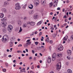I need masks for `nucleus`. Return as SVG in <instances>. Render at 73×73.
I'll return each instance as SVG.
<instances>
[{"label":"nucleus","mask_w":73,"mask_h":73,"mask_svg":"<svg viewBox=\"0 0 73 73\" xmlns=\"http://www.w3.org/2000/svg\"><path fill=\"white\" fill-rule=\"evenodd\" d=\"M5 65H6L7 66V67H8V64L7 63H5Z\"/></svg>","instance_id":"nucleus-50"},{"label":"nucleus","mask_w":73,"mask_h":73,"mask_svg":"<svg viewBox=\"0 0 73 73\" xmlns=\"http://www.w3.org/2000/svg\"><path fill=\"white\" fill-rule=\"evenodd\" d=\"M67 58H68V60H70V57H69L68 56L67 57Z\"/></svg>","instance_id":"nucleus-53"},{"label":"nucleus","mask_w":73,"mask_h":73,"mask_svg":"<svg viewBox=\"0 0 73 73\" xmlns=\"http://www.w3.org/2000/svg\"><path fill=\"white\" fill-rule=\"evenodd\" d=\"M64 49V47L62 46V44H60L58 46L57 48V52H60V51H62Z\"/></svg>","instance_id":"nucleus-2"},{"label":"nucleus","mask_w":73,"mask_h":73,"mask_svg":"<svg viewBox=\"0 0 73 73\" xmlns=\"http://www.w3.org/2000/svg\"><path fill=\"white\" fill-rule=\"evenodd\" d=\"M3 70L4 72H6V69H3Z\"/></svg>","instance_id":"nucleus-41"},{"label":"nucleus","mask_w":73,"mask_h":73,"mask_svg":"<svg viewBox=\"0 0 73 73\" xmlns=\"http://www.w3.org/2000/svg\"><path fill=\"white\" fill-rule=\"evenodd\" d=\"M2 31L3 32H4L5 33H6V32H7V29L6 28H4L2 29Z\"/></svg>","instance_id":"nucleus-13"},{"label":"nucleus","mask_w":73,"mask_h":73,"mask_svg":"<svg viewBox=\"0 0 73 73\" xmlns=\"http://www.w3.org/2000/svg\"><path fill=\"white\" fill-rule=\"evenodd\" d=\"M38 17V16L37 15H35L34 16V18L35 19H37Z\"/></svg>","instance_id":"nucleus-20"},{"label":"nucleus","mask_w":73,"mask_h":73,"mask_svg":"<svg viewBox=\"0 0 73 73\" xmlns=\"http://www.w3.org/2000/svg\"><path fill=\"white\" fill-rule=\"evenodd\" d=\"M67 53L69 56L71 55L72 54V51L70 50H68L67 51Z\"/></svg>","instance_id":"nucleus-9"},{"label":"nucleus","mask_w":73,"mask_h":73,"mask_svg":"<svg viewBox=\"0 0 73 73\" xmlns=\"http://www.w3.org/2000/svg\"><path fill=\"white\" fill-rule=\"evenodd\" d=\"M50 29H52V30H54V28H53L52 27L50 28Z\"/></svg>","instance_id":"nucleus-58"},{"label":"nucleus","mask_w":73,"mask_h":73,"mask_svg":"<svg viewBox=\"0 0 73 73\" xmlns=\"http://www.w3.org/2000/svg\"><path fill=\"white\" fill-rule=\"evenodd\" d=\"M28 44L26 43V44H24V47H25V48H26V47H28Z\"/></svg>","instance_id":"nucleus-26"},{"label":"nucleus","mask_w":73,"mask_h":73,"mask_svg":"<svg viewBox=\"0 0 73 73\" xmlns=\"http://www.w3.org/2000/svg\"><path fill=\"white\" fill-rule=\"evenodd\" d=\"M72 19V17H70L68 19L69 20H71Z\"/></svg>","instance_id":"nucleus-54"},{"label":"nucleus","mask_w":73,"mask_h":73,"mask_svg":"<svg viewBox=\"0 0 73 73\" xmlns=\"http://www.w3.org/2000/svg\"><path fill=\"white\" fill-rule=\"evenodd\" d=\"M35 45H37L38 44V42H35Z\"/></svg>","instance_id":"nucleus-45"},{"label":"nucleus","mask_w":73,"mask_h":73,"mask_svg":"<svg viewBox=\"0 0 73 73\" xmlns=\"http://www.w3.org/2000/svg\"><path fill=\"white\" fill-rule=\"evenodd\" d=\"M42 20H41L40 21H39L37 23V25H40V24H41L42 23Z\"/></svg>","instance_id":"nucleus-16"},{"label":"nucleus","mask_w":73,"mask_h":73,"mask_svg":"<svg viewBox=\"0 0 73 73\" xmlns=\"http://www.w3.org/2000/svg\"><path fill=\"white\" fill-rule=\"evenodd\" d=\"M49 42L50 44H52L53 43V41L52 40H50L49 41Z\"/></svg>","instance_id":"nucleus-42"},{"label":"nucleus","mask_w":73,"mask_h":73,"mask_svg":"<svg viewBox=\"0 0 73 73\" xmlns=\"http://www.w3.org/2000/svg\"><path fill=\"white\" fill-rule=\"evenodd\" d=\"M20 8H21V7L20 6V4L19 3H17L15 5V9L16 10H19V9H20Z\"/></svg>","instance_id":"nucleus-4"},{"label":"nucleus","mask_w":73,"mask_h":73,"mask_svg":"<svg viewBox=\"0 0 73 73\" xmlns=\"http://www.w3.org/2000/svg\"><path fill=\"white\" fill-rule=\"evenodd\" d=\"M34 61H36V57H35L34 58Z\"/></svg>","instance_id":"nucleus-49"},{"label":"nucleus","mask_w":73,"mask_h":73,"mask_svg":"<svg viewBox=\"0 0 73 73\" xmlns=\"http://www.w3.org/2000/svg\"><path fill=\"white\" fill-rule=\"evenodd\" d=\"M30 42V40L29 39V40H27L26 41V42Z\"/></svg>","instance_id":"nucleus-43"},{"label":"nucleus","mask_w":73,"mask_h":73,"mask_svg":"<svg viewBox=\"0 0 73 73\" xmlns=\"http://www.w3.org/2000/svg\"><path fill=\"white\" fill-rule=\"evenodd\" d=\"M45 41H47V42H49V37L47 38L46 40L45 39Z\"/></svg>","instance_id":"nucleus-24"},{"label":"nucleus","mask_w":73,"mask_h":73,"mask_svg":"<svg viewBox=\"0 0 73 73\" xmlns=\"http://www.w3.org/2000/svg\"><path fill=\"white\" fill-rule=\"evenodd\" d=\"M34 13V11H30L29 12V15H32Z\"/></svg>","instance_id":"nucleus-12"},{"label":"nucleus","mask_w":73,"mask_h":73,"mask_svg":"<svg viewBox=\"0 0 73 73\" xmlns=\"http://www.w3.org/2000/svg\"><path fill=\"white\" fill-rule=\"evenodd\" d=\"M37 34V31H35V35H36V34Z\"/></svg>","instance_id":"nucleus-60"},{"label":"nucleus","mask_w":73,"mask_h":73,"mask_svg":"<svg viewBox=\"0 0 73 73\" xmlns=\"http://www.w3.org/2000/svg\"><path fill=\"white\" fill-rule=\"evenodd\" d=\"M3 27H5L6 26V24H7V23H4V22H3Z\"/></svg>","instance_id":"nucleus-27"},{"label":"nucleus","mask_w":73,"mask_h":73,"mask_svg":"<svg viewBox=\"0 0 73 73\" xmlns=\"http://www.w3.org/2000/svg\"><path fill=\"white\" fill-rule=\"evenodd\" d=\"M35 24V22H31L30 23V25L31 26H33Z\"/></svg>","instance_id":"nucleus-14"},{"label":"nucleus","mask_w":73,"mask_h":73,"mask_svg":"<svg viewBox=\"0 0 73 73\" xmlns=\"http://www.w3.org/2000/svg\"><path fill=\"white\" fill-rule=\"evenodd\" d=\"M56 34H53V37H55L56 36Z\"/></svg>","instance_id":"nucleus-34"},{"label":"nucleus","mask_w":73,"mask_h":73,"mask_svg":"<svg viewBox=\"0 0 73 73\" xmlns=\"http://www.w3.org/2000/svg\"><path fill=\"white\" fill-rule=\"evenodd\" d=\"M66 17V15H65V16H64L63 17V18H65Z\"/></svg>","instance_id":"nucleus-63"},{"label":"nucleus","mask_w":73,"mask_h":73,"mask_svg":"<svg viewBox=\"0 0 73 73\" xmlns=\"http://www.w3.org/2000/svg\"><path fill=\"white\" fill-rule=\"evenodd\" d=\"M25 70V68H23L21 70H20L21 72H24Z\"/></svg>","instance_id":"nucleus-30"},{"label":"nucleus","mask_w":73,"mask_h":73,"mask_svg":"<svg viewBox=\"0 0 73 73\" xmlns=\"http://www.w3.org/2000/svg\"><path fill=\"white\" fill-rule=\"evenodd\" d=\"M20 46H22V44H19L18 46V47H19Z\"/></svg>","instance_id":"nucleus-46"},{"label":"nucleus","mask_w":73,"mask_h":73,"mask_svg":"<svg viewBox=\"0 0 73 73\" xmlns=\"http://www.w3.org/2000/svg\"><path fill=\"white\" fill-rule=\"evenodd\" d=\"M30 73H33V71H30Z\"/></svg>","instance_id":"nucleus-62"},{"label":"nucleus","mask_w":73,"mask_h":73,"mask_svg":"<svg viewBox=\"0 0 73 73\" xmlns=\"http://www.w3.org/2000/svg\"><path fill=\"white\" fill-rule=\"evenodd\" d=\"M25 50L27 52H28V49H26Z\"/></svg>","instance_id":"nucleus-56"},{"label":"nucleus","mask_w":73,"mask_h":73,"mask_svg":"<svg viewBox=\"0 0 73 73\" xmlns=\"http://www.w3.org/2000/svg\"><path fill=\"white\" fill-rule=\"evenodd\" d=\"M33 36V35H34V32H33L32 33V34H30V36Z\"/></svg>","instance_id":"nucleus-40"},{"label":"nucleus","mask_w":73,"mask_h":73,"mask_svg":"<svg viewBox=\"0 0 73 73\" xmlns=\"http://www.w3.org/2000/svg\"><path fill=\"white\" fill-rule=\"evenodd\" d=\"M38 49V48H39V49H42V48H41V47H37Z\"/></svg>","instance_id":"nucleus-55"},{"label":"nucleus","mask_w":73,"mask_h":73,"mask_svg":"<svg viewBox=\"0 0 73 73\" xmlns=\"http://www.w3.org/2000/svg\"><path fill=\"white\" fill-rule=\"evenodd\" d=\"M50 73H54V72H53V71H52L50 72Z\"/></svg>","instance_id":"nucleus-64"},{"label":"nucleus","mask_w":73,"mask_h":73,"mask_svg":"<svg viewBox=\"0 0 73 73\" xmlns=\"http://www.w3.org/2000/svg\"><path fill=\"white\" fill-rule=\"evenodd\" d=\"M3 12L5 13H6L7 12V9L5 8L3 9Z\"/></svg>","instance_id":"nucleus-23"},{"label":"nucleus","mask_w":73,"mask_h":73,"mask_svg":"<svg viewBox=\"0 0 73 73\" xmlns=\"http://www.w3.org/2000/svg\"><path fill=\"white\" fill-rule=\"evenodd\" d=\"M61 68V63H58L56 65V69L57 71H58L60 70Z\"/></svg>","instance_id":"nucleus-3"},{"label":"nucleus","mask_w":73,"mask_h":73,"mask_svg":"<svg viewBox=\"0 0 73 73\" xmlns=\"http://www.w3.org/2000/svg\"><path fill=\"white\" fill-rule=\"evenodd\" d=\"M8 4V2L7 1H6L4 2V5H7Z\"/></svg>","instance_id":"nucleus-33"},{"label":"nucleus","mask_w":73,"mask_h":73,"mask_svg":"<svg viewBox=\"0 0 73 73\" xmlns=\"http://www.w3.org/2000/svg\"><path fill=\"white\" fill-rule=\"evenodd\" d=\"M6 17H5L3 19H2L1 20L2 21H5V20H6Z\"/></svg>","instance_id":"nucleus-32"},{"label":"nucleus","mask_w":73,"mask_h":73,"mask_svg":"<svg viewBox=\"0 0 73 73\" xmlns=\"http://www.w3.org/2000/svg\"><path fill=\"white\" fill-rule=\"evenodd\" d=\"M4 57H6L7 56V54H4Z\"/></svg>","instance_id":"nucleus-57"},{"label":"nucleus","mask_w":73,"mask_h":73,"mask_svg":"<svg viewBox=\"0 0 73 73\" xmlns=\"http://www.w3.org/2000/svg\"><path fill=\"white\" fill-rule=\"evenodd\" d=\"M26 7H27V4H25V5L23 7V9H25Z\"/></svg>","instance_id":"nucleus-35"},{"label":"nucleus","mask_w":73,"mask_h":73,"mask_svg":"<svg viewBox=\"0 0 73 73\" xmlns=\"http://www.w3.org/2000/svg\"><path fill=\"white\" fill-rule=\"evenodd\" d=\"M42 35V32H40L39 34V36H41V35Z\"/></svg>","instance_id":"nucleus-44"},{"label":"nucleus","mask_w":73,"mask_h":73,"mask_svg":"<svg viewBox=\"0 0 73 73\" xmlns=\"http://www.w3.org/2000/svg\"><path fill=\"white\" fill-rule=\"evenodd\" d=\"M21 51L20 50H18L17 51V53H20L21 52Z\"/></svg>","instance_id":"nucleus-47"},{"label":"nucleus","mask_w":73,"mask_h":73,"mask_svg":"<svg viewBox=\"0 0 73 73\" xmlns=\"http://www.w3.org/2000/svg\"><path fill=\"white\" fill-rule=\"evenodd\" d=\"M23 27H26V26L25 24H24L23 25Z\"/></svg>","instance_id":"nucleus-59"},{"label":"nucleus","mask_w":73,"mask_h":73,"mask_svg":"<svg viewBox=\"0 0 73 73\" xmlns=\"http://www.w3.org/2000/svg\"><path fill=\"white\" fill-rule=\"evenodd\" d=\"M47 60L48 63H50V62H51V58L50 57H49L47 58Z\"/></svg>","instance_id":"nucleus-8"},{"label":"nucleus","mask_w":73,"mask_h":73,"mask_svg":"<svg viewBox=\"0 0 73 73\" xmlns=\"http://www.w3.org/2000/svg\"><path fill=\"white\" fill-rule=\"evenodd\" d=\"M45 49L46 48L45 47H44L42 48V52H45Z\"/></svg>","instance_id":"nucleus-29"},{"label":"nucleus","mask_w":73,"mask_h":73,"mask_svg":"<svg viewBox=\"0 0 73 73\" xmlns=\"http://www.w3.org/2000/svg\"><path fill=\"white\" fill-rule=\"evenodd\" d=\"M18 24L19 25H21V21H18Z\"/></svg>","instance_id":"nucleus-25"},{"label":"nucleus","mask_w":73,"mask_h":73,"mask_svg":"<svg viewBox=\"0 0 73 73\" xmlns=\"http://www.w3.org/2000/svg\"><path fill=\"white\" fill-rule=\"evenodd\" d=\"M23 19L24 20H26L27 19V17H25Z\"/></svg>","instance_id":"nucleus-39"},{"label":"nucleus","mask_w":73,"mask_h":73,"mask_svg":"<svg viewBox=\"0 0 73 73\" xmlns=\"http://www.w3.org/2000/svg\"><path fill=\"white\" fill-rule=\"evenodd\" d=\"M9 44H10V47H12V46H13V43L12 42H11L9 43Z\"/></svg>","instance_id":"nucleus-22"},{"label":"nucleus","mask_w":73,"mask_h":73,"mask_svg":"<svg viewBox=\"0 0 73 73\" xmlns=\"http://www.w3.org/2000/svg\"><path fill=\"white\" fill-rule=\"evenodd\" d=\"M71 40H73V35H71Z\"/></svg>","instance_id":"nucleus-38"},{"label":"nucleus","mask_w":73,"mask_h":73,"mask_svg":"<svg viewBox=\"0 0 73 73\" xmlns=\"http://www.w3.org/2000/svg\"><path fill=\"white\" fill-rule=\"evenodd\" d=\"M26 43L28 45H31V43H32V42H27Z\"/></svg>","instance_id":"nucleus-28"},{"label":"nucleus","mask_w":73,"mask_h":73,"mask_svg":"<svg viewBox=\"0 0 73 73\" xmlns=\"http://www.w3.org/2000/svg\"><path fill=\"white\" fill-rule=\"evenodd\" d=\"M57 10H61V9H60V8L58 7L57 8Z\"/></svg>","instance_id":"nucleus-52"},{"label":"nucleus","mask_w":73,"mask_h":73,"mask_svg":"<svg viewBox=\"0 0 73 73\" xmlns=\"http://www.w3.org/2000/svg\"><path fill=\"white\" fill-rule=\"evenodd\" d=\"M30 7L29 6V9H32V8H33V5H32V4H30Z\"/></svg>","instance_id":"nucleus-21"},{"label":"nucleus","mask_w":73,"mask_h":73,"mask_svg":"<svg viewBox=\"0 0 73 73\" xmlns=\"http://www.w3.org/2000/svg\"><path fill=\"white\" fill-rule=\"evenodd\" d=\"M8 36L7 35H5L3 37L2 39V41L4 42V43H5L6 42H7V39H8Z\"/></svg>","instance_id":"nucleus-1"},{"label":"nucleus","mask_w":73,"mask_h":73,"mask_svg":"<svg viewBox=\"0 0 73 73\" xmlns=\"http://www.w3.org/2000/svg\"><path fill=\"white\" fill-rule=\"evenodd\" d=\"M67 25V24L66 23L65 24H64V25L63 26H65V25Z\"/></svg>","instance_id":"nucleus-61"},{"label":"nucleus","mask_w":73,"mask_h":73,"mask_svg":"<svg viewBox=\"0 0 73 73\" xmlns=\"http://www.w3.org/2000/svg\"><path fill=\"white\" fill-rule=\"evenodd\" d=\"M32 52L33 53V54H34V53H35V51H34V50H32Z\"/></svg>","instance_id":"nucleus-51"},{"label":"nucleus","mask_w":73,"mask_h":73,"mask_svg":"<svg viewBox=\"0 0 73 73\" xmlns=\"http://www.w3.org/2000/svg\"><path fill=\"white\" fill-rule=\"evenodd\" d=\"M4 14L3 13H0V17L1 18H3L4 17Z\"/></svg>","instance_id":"nucleus-19"},{"label":"nucleus","mask_w":73,"mask_h":73,"mask_svg":"<svg viewBox=\"0 0 73 73\" xmlns=\"http://www.w3.org/2000/svg\"><path fill=\"white\" fill-rule=\"evenodd\" d=\"M68 38V36H66L65 37H64L63 40L64 41H67Z\"/></svg>","instance_id":"nucleus-15"},{"label":"nucleus","mask_w":73,"mask_h":73,"mask_svg":"<svg viewBox=\"0 0 73 73\" xmlns=\"http://www.w3.org/2000/svg\"><path fill=\"white\" fill-rule=\"evenodd\" d=\"M67 73H72V71L70 69H68L67 70Z\"/></svg>","instance_id":"nucleus-18"},{"label":"nucleus","mask_w":73,"mask_h":73,"mask_svg":"<svg viewBox=\"0 0 73 73\" xmlns=\"http://www.w3.org/2000/svg\"><path fill=\"white\" fill-rule=\"evenodd\" d=\"M56 53H54L53 54L52 56V61H54L55 60H56Z\"/></svg>","instance_id":"nucleus-6"},{"label":"nucleus","mask_w":73,"mask_h":73,"mask_svg":"<svg viewBox=\"0 0 73 73\" xmlns=\"http://www.w3.org/2000/svg\"><path fill=\"white\" fill-rule=\"evenodd\" d=\"M45 0H41V2L42 3V4H44V3H45Z\"/></svg>","instance_id":"nucleus-31"},{"label":"nucleus","mask_w":73,"mask_h":73,"mask_svg":"<svg viewBox=\"0 0 73 73\" xmlns=\"http://www.w3.org/2000/svg\"><path fill=\"white\" fill-rule=\"evenodd\" d=\"M54 20L55 23H56L57 22V17H56L55 19Z\"/></svg>","instance_id":"nucleus-37"},{"label":"nucleus","mask_w":73,"mask_h":73,"mask_svg":"<svg viewBox=\"0 0 73 73\" xmlns=\"http://www.w3.org/2000/svg\"><path fill=\"white\" fill-rule=\"evenodd\" d=\"M22 31V29H21V27H20V30L19 31V32H21Z\"/></svg>","instance_id":"nucleus-36"},{"label":"nucleus","mask_w":73,"mask_h":73,"mask_svg":"<svg viewBox=\"0 0 73 73\" xmlns=\"http://www.w3.org/2000/svg\"><path fill=\"white\" fill-rule=\"evenodd\" d=\"M13 28V27L12 26V25H9V26L8 27V29H9L10 30H12V29Z\"/></svg>","instance_id":"nucleus-11"},{"label":"nucleus","mask_w":73,"mask_h":73,"mask_svg":"<svg viewBox=\"0 0 73 73\" xmlns=\"http://www.w3.org/2000/svg\"><path fill=\"white\" fill-rule=\"evenodd\" d=\"M39 1L38 0H35L34 1V3L35 7H37L39 4Z\"/></svg>","instance_id":"nucleus-5"},{"label":"nucleus","mask_w":73,"mask_h":73,"mask_svg":"<svg viewBox=\"0 0 73 73\" xmlns=\"http://www.w3.org/2000/svg\"><path fill=\"white\" fill-rule=\"evenodd\" d=\"M33 66H34L33 65H32L31 66V69H34V67H33Z\"/></svg>","instance_id":"nucleus-48"},{"label":"nucleus","mask_w":73,"mask_h":73,"mask_svg":"<svg viewBox=\"0 0 73 73\" xmlns=\"http://www.w3.org/2000/svg\"><path fill=\"white\" fill-rule=\"evenodd\" d=\"M58 0H55V1L54 2V3L56 4H54V7H56L57 5V4H58Z\"/></svg>","instance_id":"nucleus-7"},{"label":"nucleus","mask_w":73,"mask_h":73,"mask_svg":"<svg viewBox=\"0 0 73 73\" xmlns=\"http://www.w3.org/2000/svg\"><path fill=\"white\" fill-rule=\"evenodd\" d=\"M54 5V3H53V2H51V3H49L50 7V8H52V5Z\"/></svg>","instance_id":"nucleus-17"},{"label":"nucleus","mask_w":73,"mask_h":73,"mask_svg":"<svg viewBox=\"0 0 73 73\" xmlns=\"http://www.w3.org/2000/svg\"><path fill=\"white\" fill-rule=\"evenodd\" d=\"M62 56V54L61 53L58 54L56 55V57L58 58H60Z\"/></svg>","instance_id":"nucleus-10"}]
</instances>
